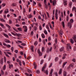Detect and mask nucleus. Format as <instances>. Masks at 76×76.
<instances>
[{"mask_svg":"<svg viewBox=\"0 0 76 76\" xmlns=\"http://www.w3.org/2000/svg\"><path fill=\"white\" fill-rule=\"evenodd\" d=\"M66 21L67 22H68V21L69 20V17L68 16L66 17Z\"/></svg>","mask_w":76,"mask_h":76,"instance_id":"obj_63","label":"nucleus"},{"mask_svg":"<svg viewBox=\"0 0 76 76\" xmlns=\"http://www.w3.org/2000/svg\"><path fill=\"white\" fill-rule=\"evenodd\" d=\"M53 47L54 48V49H56V44L54 43L53 45Z\"/></svg>","mask_w":76,"mask_h":76,"instance_id":"obj_41","label":"nucleus"},{"mask_svg":"<svg viewBox=\"0 0 76 76\" xmlns=\"http://www.w3.org/2000/svg\"><path fill=\"white\" fill-rule=\"evenodd\" d=\"M21 35V34L18 33H16L15 36H17L18 37H19Z\"/></svg>","mask_w":76,"mask_h":76,"instance_id":"obj_18","label":"nucleus"},{"mask_svg":"<svg viewBox=\"0 0 76 76\" xmlns=\"http://www.w3.org/2000/svg\"><path fill=\"white\" fill-rule=\"evenodd\" d=\"M15 31H16V32H18V30L17 29L15 28L14 27L12 28Z\"/></svg>","mask_w":76,"mask_h":76,"instance_id":"obj_31","label":"nucleus"},{"mask_svg":"<svg viewBox=\"0 0 76 76\" xmlns=\"http://www.w3.org/2000/svg\"><path fill=\"white\" fill-rule=\"evenodd\" d=\"M23 28H24V29H27V27L26 26H23Z\"/></svg>","mask_w":76,"mask_h":76,"instance_id":"obj_49","label":"nucleus"},{"mask_svg":"<svg viewBox=\"0 0 76 76\" xmlns=\"http://www.w3.org/2000/svg\"><path fill=\"white\" fill-rule=\"evenodd\" d=\"M11 6L12 7H15V6H16V3H13L12 4Z\"/></svg>","mask_w":76,"mask_h":76,"instance_id":"obj_13","label":"nucleus"},{"mask_svg":"<svg viewBox=\"0 0 76 76\" xmlns=\"http://www.w3.org/2000/svg\"><path fill=\"white\" fill-rule=\"evenodd\" d=\"M72 38L73 39H74V41H76V37H72Z\"/></svg>","mask_w":76,"mask_h":76,"instance_id":"obj_32","label":"nucleus"},{"mask_svg":"<svg viewBox=\"0 0 76 76\" xmlns=\"http://www.w3.org/2000/svg\"><path fill=\"white\" fill-rule=\"evenodd\" d=\"M56 0H54L52 1L53 6H56Z\"/></svg>","mask_w":76,"mask_h":76,"instance_id":"obj_6","label":"nucleus"},{"mask_svg":"<svg viewBox=\"0 0 76 76\" xmlns=\"http://www.w3.org/2000/svg\"><path fill=\"white\" fill-rule=\"evenodd\" d=\"M34 46H31V50L33 52H34Z\"/></svg>","mask_w":76,"mask_h":76,"instance_id":"obj_17","label":"nucleus"},{"mask_svg":"<svg viewBox=\"0 0 76 76\" xmlns=\"http://www.w3.org/2000/svg\"><path fill=\"white\" fill-rule=\"evenodd\" d=\"M70 23H73V19H71L70 20Z\"/></svg>","mask_w":76,"mask_h":76,"instance_id":"obj_36","label":"nucleus"},{"mask_svg":"<svg viewBox=\"0 0 76 76\" xmlns=\"http://www.w3.org/2000/svg\"><path fill=\"white\" fill-rule=\"evenodd\" d=\"M5 6H6V4H3L1 5L2 7H4Z\"/></svg>","mask_w":76,"mask_h":76,"instance_id":"obj_54","label":"nucleus"},{"mask_svg":"<svg viewBox=\"0 0 76 76\" xmlns=\"http://www.w3.org/2000/svg\"><path fill=\"white\" fill-rule=\"evenodd\" d=\"M73 65L74 64H70L69 65V66H71V67H73Z\"/></svg>","mask_w":76,"mask_h":76,"instance_id":"obj_59","label":"nucleus"},{"mask_svg":"<svg viewBox=\"0 0 76 76\" xmlns=\"http://www.w3.org/2000/svg\"><path fill=\"white\" fill-rule=\"evenodd\" d=\"M66 49L67 51H69V49H72V47L70 46V44L69 43H67V44L66 46Z\"/></svg>","mask_w":76,"mask_h":76,"instance_id":"obj_1","label":"nucleus"},{"mask_svg":"<svg viewBox=\"0 0 76 76\" xmlns=\"http://www.w3.org/2000/svg\"><path fill=\"white\" fill-rule=\"evenodd\" d=\"M42 37L43 38H45V36H44V34H42Z\"/></svg>","mask_w":76,"mask_h":76,"instance_id":"obj_42","label":"nucleus"},{"mask_svg":"<svg viewBox=\"0 0 76 76\" xmlns=\"http://www.w3.org/2000/svg\"><path fill=\"white\" fill-rule=\"evenodd\" d=\"M48 41H51V38L50 37H49L48 38Z\"/></svg>","mask_w":76,"mask_h":76,"instance_id":"obj_64","label":"nucleus"},{"mask_svg":"<svg viewBox=\"0 0 76 76\" xmlns=\"http://www.w3.org/2000/svg\"><path fill=\"white\" fill-rule=\"evenodd\" d=\"M53 69H51L50 73H51V74H52V73H53Z\"/></svg>","mask_w":76,"mask_h":76,"instance_id":"obj_57","label":"nucleus"},{"mask_svg":"<svg viewBox=\"0 0 76 76\" xmlns=\"http://www.w3.org/2000/svg\"><path fill=\"white\" fill-rule=\"evenodd\" d=\"M9 12V10H8V9H5V10L4 11V13H5L6 14L7 13H8V12Z\"/></svg>","mask_w":76,"mask_h":76,"instance_id":"obj_9","label":"nucleus"},{"mask_svg":"<svg viewBox=\"0 0 76 76\" xmlns=\"http://www.w3.org/2000/svg\"><path fill=\"white\" fill-rule=\"evenodd\" d=\"M37 44H38V42H37V41L35 42L34 43V44L35 45V46L37 45Z\"/></svg>","mask_w":76,"mask_h":76,"instance_id":"obj_44","label":"nucleus"},{"mask_svg":"<svg viewBox=\"0 0 76 76\" xmlns=\"http://www.w3.org/2000/svg\"><path fill=\"white\" fill-rule=\"evenodd\" d=\"M3 34L6 38H9V36H8L7 34H6L4 33H3Z\"/></svg>","mask_w":76,"mask_h":76,"instance_id":"obj_11","label":"nucleus"},{"mask_svg":"<svg viewBox=\"0 0 76 76\" xmlns=\"http://www.w3.org/2000/svg\"><path fill=\"white\" fill-rule=\"evenodd\" d=\"M17 29L18 31H20V32H22V28H17Z\"/></svg>","mask_w":76,"mask_h":76,"instance_id":"obj_16","label":"nucleus"},{"mask_svg":"<svg viewBox=\"0 0 76 76\" xmlns=\"http://www.w3.org/2000/svg\"><path fill=\"white\" fill-rule=\"evenodd\" d=\"M48 70H46L45 72V73H46V75H48Z\"/></svg>","mask_w":76,"mask_h":76,"instance_id":"obj_52","label":"nucleus"},{"mask_svg":"<svg viewBox=\"0 0 76 76\" xmlns=\"http://www.w3.org/2000/svg\"><path fill=\"white\" fill-rule=\"evenodd\" d=\"M70 42L71 44H73L74 43V41L72 39H70Z\"/></svg>","mask_w":76,"mask_h":76,"instance_id":"obj_19","label":"nucleus"},{"mask_svg":"<svg viewBox=\"0 0 76 76\" xmlns=\"http://www.w3.org/2000/svg\"><path fill=\"white\" fill-rule=\"evenodd\" d=\"M5 42H8V43H10V40H7L5 41Z\"/></svg>","mask_w":76,"mask_h":76,"instance_id":"obj_30","label":"nucleus"},{"mask_svg":"<svg viewBox=\"0 0 76 76\" xmlns=\"http://www.w3.org/2000/svg\"><path fill=\"white\" fill-rule=\"evenodd\" d=\"M72 11H74L75 10V12H76V7H73L72 8Z\"/></svg>","mask_w":76,"mask_h":76,"instance_id":"obj_20","label":"nucleus"},{"mask_svg":"<svg viewBox=\"0 0 76 76\" xmlns=\"http://www.w3.org/2000/svg\"><path fill=\"white\" fill-rule=\"evenodd\" d=\"M11 34H12L13 35H14V36H16V33L15 34L13 32H11Z\"/></svg>","mask_w":76,"mask_h":76,"instance_id":"obj_46","label":"nucleus"},{"mask_svg":"<svg viewBox=\"0 0 76 76\" xmlns=\"http://www.w3.org/2000/svg\"><path fill=\"white\" fill-rule=\"evenodd\" d=\"M61 73H62V69H60L59 71V74L60 75H61Z\"/></svg>","mask_w":76,"mask_h":76,"instance_id":"obj_27","label":"nucleus"},{"mask_svg":"<svg viewBox=\"0 0 76 76\" xmlns=\"http://www.w3.org/2000/svg\"><path fill=\"white\" fill-rule=\"evenodd\" d=\"M38 19H39V20H41V16L40 15H39L38 17Z\"/></svg>","mask_w":76,"mask_h":76,"instance_id":"obj_55","label":"nucleus"},{"mask_svg":"<svg viewBox=\"0 0 76 76\" xmlns=\"http://www.w3.org/2000/svg\"><path fill=\"white\" fill-rule=\"evenodd\" d=\"M61 18H63V12H61Z\"/></svg>","mask_w":76,"mask_h":76,"instance_id":"obj_61","label":"nucleus"},{"mask_svg":"<svg viewBox=\"0 0 76 76\" xmlns=\"http://www.w3.org/2000/svg\"><path fill=\"white\" fill-rule=\"evenodd\" d=\"M64 6L67 5V1H66V0H64Z\"/></svg>","mask_w":76,"mask_h":76,"instance_id":"obj_8","label":"nucleus"},{"mask_svg":"<svg viewBox=\"0 0 76 76\" xmlns=\"http://www.w3.org/2000/svg\"><path fill=\"white\" fill-rule=\"evenodd\" d=\"M33 6H35V5L34 4H35L36 5V2H35L34 1H33Z\"/></svg>","mask_w":76,"mask_h":76,"instance_id":"obj_51","label":"nucleus"},{"mask_svg":"<svg viewBox=\"0 0 76 76\" xmlns=\"http://www.w3.org/2000/svg\"><path fill=\"white\" fill-rule=\"evenodd\" d=\"M41 16H42L43 17V19H42V21H44V14H42L41 15Z\"/></svg>","mask_w":76,"mask_h":76,"instance_id":"obj_26","label":"nucleus"},{"mask_svg":"<svg viewBox=\"0 0 76 76\" xmlns=\"http://www.w3.org/2000/svg\"><path fill=\"white\" fill-rule=\"evenodd\" d=\"M27 31H28V28H26L24 30V32H27Z\"/></svg>","mask_w":76,"mask_h":76,"instance_id":"obj_38","label":"nucleus"},{"mask_svg":"<svg viewBox=\"0 0 76 76\" xmlns=\"http://www.w3.org/2000/svg\"><path fill=\"white\" fill-rule=\"evenodd\" d=\"M1 72L2 75H4V73L3 70L2 69L1 70Z\"/></svg>","mask_w":76,"mask_h":76,"instance_id":"obj_29","label":"nucleus"},{"mask_svg":"<svg viewBox=\"0 0 76 76\" xmlns=\"http://www.w3.org/2000/svg\"><path fill=\"white\" fill-rule=\"evenodd\" d=\"M6 26H7V28H8V31H11V29H10V28H11V27L8 24H6Z\"/></svg>","mask_w":76,"mask_h":76,"instance_id":"obj_4","label":"nucleus"},{"mask_svg":"<svg viewBox=\"0 0 76 76\" xmlns=\"http://www.w3.org/2000/svg\"><path fill=\"white\" fill-rule=\"evenodd\" d=\"M6 66L5 65L3 67V70H6Z\"/></svg>","mask_w":76,"mask_h":76,"instance_id":"obj_28","label":"nucleus"},{"mask_svg":"<svg viewBox=\"0 0 76 76\" xmlns=\"http://www.w3.org/2000/svg\"><path fill=\"white\" fill-rule=\"evenodd\" d=\"M66 54H63V56L62 57V59L64 60L66 58Z\"/></svg>","mask_w":76,"mask_h":76,"instance_id":"obj_12","label":"nucleus"},{"mask_svg":"<svg viewBox=\"0 0 76 76\" xmlns=\"http://www.w3.org/2000/svg\"><path fill=\"white\" fill-rule=\"evenodd\" d=\"M67 26H69V28L71 29V28H72V23L70 22H68L67 23Z\"/></svg>","mask_w":76,"mask_h":76,"instance_id":"obj_3","label":"nucleus"},{"mask_svg":"<svg viewBox=\"0 0 76 76\" xmlns=\"http://www.w3.org/2000/svg\"><path fill=\"white\" fill-rule=\"evenodd\" d=\"M43 62L44 60H42L40 62V64H43Z\"/></svg>","mask_w":76,"mask_h":76,"instance_id":"obj_40","label":"nucleus"},{"mask_svg":"<svg viewBox=\"0 0 76 76\" xmlns=\"http://www.w3.org/2000/svg\"><path fill=\"white\" fill-rule=\"evenodd\" d=\"M61 24L62 25L63 27V28H64V27H65V24H64V21H63L61 23Z\"/></svg>","mask_w":76,"mask_h":76,"instance_id":"obj_21","label":"nucleus"},{"mask_svg":"<svg viewBox=\"0 0 76 76\" xmlns=\"http://www.w3.org/2000/svg\"><path fill=\"white\" fill-rule=\"evenodd\" d=\"M37 27H34V29L35 30V31H37Z\"/></svg>","mask_w":76,"mask_h":76,"instance_id":"obj_62","label":"nucleus"},{"mask_svg":"<svg viewBox=\"0 0 76 76\" xmlns=\"http://www.w3.org/2000/svg\"><path fill=\"white\" fill-rule=\"evenodd\" d=\"M39 29L40 31H41V30H42V27L41 26H39Z\"/></svg>","mask_w":76,"mask_h":76,"instance_id":"obj_58","label":"nucleus"},{"mask_svg":"<svg viewBox=\"0 0 76 76\" xmlns=\"http://www.w3.org/2000/svg\"><path fill=\"white\" fill-rule=\"evenodd\" d=\"M27 71L29 73V74H30V73H31V70H30V69H28L27 70Z\"/></svg>","mask_w":76,"mask_h":76,"instance_id":"obj_43","label":"nucleus"},{"mask_svg":"<svg viewBox=\"0 0 76 76\" xmlns=\"http://www.w3.org/2000/svg\"><path fill=\"white\" fill-rule=\"evenodd\" d=\"M46 28H47V29H49V26H48V25H47L46 26Z\"/></svg>","mask_w":76,"mask_h":76,"instance_id":"obj_60","label":"nucleus"},{"mask_svg":"<svg viewBox=\"0 0 76 76\" xmlns=\"http://www.w3.org/2000/svg\"><path fill=\"white\" fill-rule=\"evenodd\" d=\"M44 4H47V1L46 0H44Z\"/></svg>","mask_w":76,"mask_h":76,"instance_id":"obj_56","label":"nucleus"},{"mask_svg":"<svg viewBox=\"0 0 76 76\" xmlns=\"http://www.w3.org/2000/svg\"><path fill=\"white\" fill-rule=\"evenodd\" d=\"M44 49H45V48H44V47H43L42 48V52H43L44 51Z\"/></svg>","mask_w":76,"mask_h":76,"instance_id":"obj_45","label":"nucleus"},{"mask_svg":"<svg viewBox=\"0 0 76 76\" xmlns=\"http://www.w3.org/2000/svg\"><path fill=\"white\" fill-rule=\"evenodd\" d=\"M3 58L1 59V61H0L1 64H3Z\"/></svg>","mask_w":76,"mask_h":76,"instance_id":"obj_15","label":"nucleus"},{"mask_svg":"<svg viewBox=\"0 0 76 76\" xmlns=\"http://www.w3.org/2000/svg\"><path fill=\"white\" fill-rule=\"evenodd\" d=\"M19 64L20 66H22V62H21V61H20L19 62Z\"/></svg>","mask_w":76,"mask_h":76,"instance_id":"obj_47","label":"nucleus"},{"mask_svg":"<svg viewBox=\"0 0 76 76\" xmlns=\"http://www.w3.org/2000/svg\"><path fill=\"white\" fill-rule=\"evenodd\" d=\"M64 50V47H62L61 48L60 50V51L61 52H62V51H63Z\"/></svg>","mask_w":76,"mask_h":76,"instance_id":"obj_7","label":"nucleus"},{"mask_svg":"<svg viewBox=\"0 0 76 76\" xmlns=\"http://www.w3.org/2000/svg\"><path fill=\"white\" fill-rule=\"evenodd\" d=\"M72 5V2H69V6H71Z\"/></svg>","mask_w":76,"mask_h":76,"instance_id":"obj_39","label":"nucleus"},{"mask_svg":"<svg viewBox=\"0 0 76 76\" xmlns=\"http://www.w3.org/2000/svg\"><path fill=\"white\" fill-rule=\"evenodd\" d=\"M13 67V65L12 64H10L9 65V67L10 69L11 68H12Z\"/></svg>","mask_w":76,"mask_h":76,"instance_id":"obj_33","label":"nucleus"},{"mask_svg":"<svg viewBox=\"0 0 76 76\" xmlns=\"http://www.w3.org/2000/svg\"><path fill=\"white\" fill-rule=\"evenodd\" d=\"M67 62H64L62 66V67H64V66H65L66 64H67Z\"/></svg>","mask_w":76,"mask_h":76,"instance_id":"obj_24","label":"nucleus"},{"mask_svg":"<svg viewBox=\"0 0 76 76\" xmlns=\"http://www.w3.org/2000/svg\"><path fill=\"white\" fill-rule=\"evenodd\" d=\"M58 60V57H56L55 58V61L56 62Z\"/></svg>","mask_w":76,"mask_h":76,"instance_id":"obj_23","label":"nucleus"},{"mask_svg":"<svg viewBox=\"0 0 76 76\" xmlns=\"http://www.w3.org/2000/svg\"><path fill=\"white\" fill-rule=\"evenodd\" d=\"M44 32L45 34L46 35H47V34H48V33H47V31L45 30L44 31Z\"/></svg>","mask_w":76,"mask_h":76,"instance_id":"obj_25","label":"nucleus"},{"mask_svg":"<svg viewBox=\"0 0 76 76\" xmlns=\"http://www.w3.org/2000/svg\"><path fill=\"white\" fill-rule=\"evenodd\" d=\"M32 17H33V16H32V15L31 14H29V15L28 16V18H32Z\"/></svg>","mask_w":76,"mask_h":76,"instance_id":"obj_14","label":"nucleus"},{"mask_svg":"<svg viewBox=\"0 0 76 76\" xmlns=\"http://www.w3.org/2000/svg\"><path fill=\"white\" fill-rule=\"evenodd\" d=\"M38 54H39V56H42V53L41 52L39 53Z\"/></svg>","mask_w":76,"mask_h":76,"instance_id":"obj_53","label":"nucleus"},{"mask_svg":"<svg viewBox=\"0 0 76 76\" xmlns=\"http://www.w3.org/2000/svg\"><path fill=\"white\" fill-rule=\"evenodd\" d=\"M12 20H10L9 21V23L10 24H12Z\"/></svg>","mask_w":76,"mask_h":76,"instance_id":"obj_48","label":"nucleus"},{"mask_svg":"<svg viewBox=\"0 0 76 76\" xmlns=\"http://www.w3.org/2000/svg\"><path fill=\"white\" fill-rule=\"evenodd\" d=\"M6 47L7 48H10V47H11V46H10V45H7Z\"/></svg>","mask_w":76,"mask_h":76,"instance_id":"obj_35","label":"nucleus"},{"mask_svg":"<svg viewBox=\"0 0 76 76\" xmlns=\"http://www.w3.org/2000/svg\"><path fill=\"white\" fill-rule=\"evenodd\" d=\"M58 13V10L57 9H56V13L55 14V17L56 18V19H58V14H57Z\"/></svg>","mask_w":76,"mask_h":76,"instance_id":"obj_2","label":"nucleus"},{"mask_svg":"<svg viewBox=\"0 0 76 76\" xmlns=\"http://www.w3.org/2000/svg\"><path fill=\"white\" fill-rule=\"evenodd\" d=\"M46 64L44 65V66L42 67V72L44 71V69H45L46 68Z\"/></svg>","mask_w":76,"mask_h":76,"instance_id":"obj_5","label":"nucleus"},{"mask_svg":"<svg viewBox=\"0 0 76 76\" xmlns=\"http://www.w3.org/2000/svg\"><path fill=\"white\" fill-rule=\"evenodd\" d=\"M0 26H1L2 28H3L4 29V28H5V26H4L3 24L1 23H0Z\"/></svg>","mask_w":76,"mask_h":76,"instance_id":"obj_10","label":"nucleus"},{"mask_svg":"<svg viewBox=\"0 0 76 76\" xmlns=\"http://www.w3.org/2000/svg\"><path fill=\"white\" fill-rule=\"evenodd\" d=\"M37 53H38V54H39L41 53V51H40V50H39V49H38L37 50Z\"/></svg>","mask_w":76,"mask_h":76,"instance_id":"obj_37","label":"nucleus"},{"mask_svg":"<svg viewBox=\"0 0 76 76\" xmlns=\"http://www.w3.org/2000/svg\"><path fill=\"white\" fill-rule=\"evenodd\" d=\"M36 73L37 74H39L40 73V72L39 71V70H37L36 71Z\"/></svg>","mask_w":76,"mask_h":76,"instance_id":"obj_34","label":"nucleus"},{"mask_svg":"<svg viewBox=\"0 0 76 76\" xmlns=\"http://www.w3.org/2000/svg\"><path fill=\"white\" fill-rule=\"evenodd\" d=\"M64 76H67V73H66V72L65 71L64 72L63 74Z\"/></svg>","mask_w":76,"mask_h":76,"instance_id":"obj_22","label":"nucleus"},{"mask_svg":"<svg viewBox=\"0 0 76 76\" xmlns=\"http://www.w3.org/2000/svg\"><path fill=\"white\" fill-rule=\"evenodd\" d=\"M45 4V9H48V6H47V4Z\"/></svg>","mask_w":76,"mask_h":76,"instance_id":"obj_50","label":"nucleus"}]
</instances>
